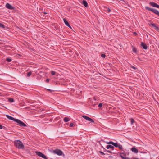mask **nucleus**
<instances>
[{"label":"nucleus","mask_w":159,"mask_h":159,"mask_svg":"<svg viewBox=\"0 0 159 159\" xmlns=\"http://www.w3.org/2000/svg\"><path fill=\"white\" fill-rule=\"evenodd\" d=\"M51 74L52 75H54L56 73V72L53 71H51Z\"/></svg>","instance_id":"nucleus-27"},{"label":"nucleus","mask_w":159,"mask_h":159,"mask_svg":"<svg viewBox=\"0 0 159 159\" xmlns=\"http://www.w3.org/2000/svg\"><path fill=\"white\" fill-rule=\"evenodd\" d=\"M70 120V119L68 117H65L64 119V121L65 122L69 121Z\"/></svg>","instance_id":"nucleus-18"},{"label":"nucleus","mask_w":159,"mask_h":159,"mask_svg":"<svg viewBox=\"0 0 159 159\" xmlns=\"http://www.w3.org/2000/svg\"><path fill=\"white\" fill-rule=\"evenodd\" d=\"M82 117L83 118H84V119H86V120L90 122H91V123H94V121L92 119L89 117H88L87 116H86L85 115H83L82 116Z\"/></svg>","instance_id":"nucleus-7"},{"label":"nucleus","mask_w":159,"mask_h":159,"mask_svg":"<svg viewBox=\"0 0 159 159\" xmlns=\"http://www.w3.org/2000/svg\"><path fill=\"white\" fill-rule=\"evenodd\" d=\"M2 126L1 125H0V129H2Z\"/></svg>","instance_id":"nucleus-35"},{"label":"nucleus","mask_w":159,"mask_h":159,"mask_svg":"<svg viewBox=\"0 0 159 159\" xmlns=\"http://www.w3.org/2000/svg\"><path fill=\"white\" fill-rule=\"evenodd\" d=\"M47 90H50V89H47Z\"/></svg>","instance_id":"nucleus-39"},{"label":"nucleus","mask_w":159,"mask_h":159,"mask_svg":"<svg viewBox=\"0 0 159 159\" xmlns=\"http://www.w3.org/2000/svg\"><path fill=\"white\" fill-rule=\"evenodd\" d=\"M44 14H47V13L45 12H44Z\"/></svg>","instance_id":"nucleus-37"},{"label":"nucleus","mask_w":159,"mask_h":159,"mask_svg":"<svg viewBox=\"0 0 159 159\" xmlns=\"http://www.w3.org/2000/svg\"><path fill=\"white\" fill-rule=\"evenodd\" d=\"M120 157L122 159H129V158L125 157L127 156V153H125L124 151L123 152H122L120 154Z\"/></svg>","instance_id":"nucleus-5"},{"label":"nucleus","mask_w":159,"mask_h":159,"mask_svg":"<svg viewBox=\"0 0 159 159\" xmlns=\"http://www.w3.org/2000/svg\"><path fill=\"white\" fill-rule=\"evenodd\" d=\"M0 27L2 28H5V26L3 24L0 23Z\"/></svg>","instance_id":"nucleus-22"},{"label":"nucleus","mask_w":159,"mask_h":159,"mask_svg":"<svg viewBox=\"0 0 159 159\" xmlns=\"http://www.w3.org/2000/svg\"><path fill=\"white\" fill-rule=\"evenodd\" d=\"M83 4L86 7H87L88 6V3L86 1L83 0Z\"/></svg>","instance_id":"nucleus-17"},{"label":"nucleus","mask_w":159,"mask_h":159,"mask_svg":"<svg viewBox=\"0 0 159 159\" xmlns=\"http://www.w3.org/2000/svg\"><path fill=\"white\" fill-rule=\"evenodd\" d=\"M74 124L73 123H70L69 125V126L72 127L73 126Z\"/></svg>","instance_id":"nucleus-30"},{"label":"nucleus","mask_w":159,"mask_h":159,"mask_svg":"<svg viewBox=\"0 0 159 159\" xmlns=\"http://www.w3.org/2000/svg\"><path fill=\"white\" fill-rule=\"evenodd\" d=\"M6 116H7V118L9 119V120H12L14 121H15L16 119L14 118L13 117L11 116L8 115H6Z\"/></svg>","instance_id":"nucleus-13"},{"label":"nucleus","mask_w":159,"mask_h":159,"mask_svg":"<svg viewBox=\"0 0 159 159\" xmlns=\"http://www.w3.org/2000/svg\"><path fill=\"white\" fill-rule=\"evenodd\" d=\"M36 154L38 156L45 159H48L47 157L42 152H36Z\"/></svg>","instance_id":"nucleus-6"},{"label":"nucleus","mask_w":159,"mask_h":159,"mask_svg":"<svg viewBox=\"0 0 159 159\" xmlns=\"http://www.w3.org/2000/svg\"><path fill=\"white\" fill-rule=\"evenodd\" d=\"M113 146H115L116 147H117L118 145V144L117 143H113Z\"/></svg>","instance_id":"nucleus-20"},{"label":"nucleus","mask_w":159,"mask_h":159,"mask_svg":"<svg viewBox=\"0 0 159 159\" xmlns=\"http://www.w3.org/2000/svg\"><path fill=\"white\" fill-rule=\"evenodd\" d=\"M6 7L7 9H9L13 10L14 9V7L8 3H6Z\"/></svg>","instance_id":"nucleus-9"},{"label":"nucleus","mask_w":159,"mask_h":159,"mask_svg":"<svg viewBox=\"0 0 159 159\" xmlns=\"http://www.w3.org/2000/svg\"><path fill=\"white\" fill-rule=\"evenodd\" d=\"M150 25L152 26L156 30H159V28L156 26V24L154 23H152L150 24Z\"/></svg>","instance_id":"nucleus-11"},{"label":"nucleus","mask_w":159,"mask_h":159,"mask_svg":"<svg viewBox=\"0 0 159 159\" xmlns=\"http://www.w3.org/2000/svg\"><path fill=\"white\" fill-rule=\"evenodd\" d=\"M6 60L8 62H10L11 61V59L10 58H7Z\"/></svg>","instance_id":"nucleus-26"},{"label":"nucleus","mask_w":159,"mask_h":159,"mask_svg":"<svg viewBox=\"0 0 159 159\" xmlns=\"http://www.w3.org/2000/svg\"><path fill=\"white\" fill-rule=\"evenodd\" d=\"M145 8L147 10L151 11L154 13L155 14L159 16V11L157 9L154 8H150L147 6H146L145 7Z\"/></svg>","instance_id":"nucleus-2"},{"label":"nucleus","mask_w":159,"mask_h":159,"mask_svg":"<svg viewBox=\"0 0 159 159\" xmlns=\"http://www.w3.org/2000/svg\"><path fill=\"white\" fill-rule=\"evenodd\" d=\"M131 68H133V69H134V70H136V69H137V68H136V67H135L134 66H131Z\"/></svg>","instance_id":"nucleus-31"},{"label":"nucleus","mask_w":159,"mask_h":159,"mask_svg":"<svg viewBox=\"0 0 159 159\" xmlns=\"http://www.w3.org/2000/svg\"><path fill=\"white\" fill-rule=\"evenodd\" d=\"M130 120H131V125H132L133 124V123L135 122L133 118H131L130 119Z\"/></svg>","instance_id":"nucleus-24"},{"label":"nucleus","mask_w":159,"mask_h":159,"mask_svg":"<svg viewBox=\"0 0 159 159\" xmlns=\"http://www.w3.org/2000/svg\"><path fill=\"white\" fill-rule=\"evenodd\" d=\"M117 147H118V148L120 149H122V146L120 144L118 145Z\"/></svg>","instance_id":"nucleus-25"},{"label":"nucleus","mask_w":159,"mask_h":159,"mask_svg":"<svg viewBox=\"0 0 159 159\" xmlns=\"http://www.w3.org/2000/svg\"><path fill=\"white\" fill-rule=\"evenodd\" d=\"M100 152V153L102 155H104L105 154V153L104 152Z\"/></svg>","instance_id":"nucleus-34"},{"label":"nucleus","mask_w":159,"mask_h":159,"mask_svg":"<svg viewBox=\"0 0 159 159\" xmlns=\"http://www.w3.org/2000/svg\"><path fill=\"white\" fill-rule=\"evenodd\" d=\"M106 151H107V152H108L109 153H111V152L109 150H106Z\"/></svg>","instance_id":"nucleus-36"},{"label":"nucleus","mask_w":159,"mask_h":159,"mask_svg":"<svg viewBox=\"0 0 159 159\" xmlns=\"http://www.w3.org/2000/svg\"><path fill=\"white\" fill-rule=\"evenodd\" d=\"M133 51L134 53H136L137 52V50L133 46Z\"/></svg>","instance_id":"nucleus-19"},{"label":"nucleus","mask_w":159,"mask_h":159,"mask_svg":"<svg viewBox=\"0 0 159 159\" xmlns=\"http://www.w3.org/2000/svg\"><path fill=\"white\" fill-rule=\"evenodd\" d=\"M131 151L135 153H137L138 152V150L135 147H133L131 149Z\"/></svg>","instance_id":"nucleus-14"},{"label":"nucleus","mask_w":159,"mask_h":159,"mask_svg":"<svg viewBox=\"0 0 159 159\" xmlns=\"http://www.w3.org/2000/svg\"><path fill=\"white\" fill-rule=\"evenodd\" d=\"M53 153L59 156L62 155L63 153L62 152L61 150L58 149H56L54 150H53Z\"/></svg>","instance_id":"nucleus-4"},{"label":"nucleus","mask_w":159,"mask_h":159,"mask_svg":"<svg viewBox=\"0 0 159 159\" xmlns=\"http://www.w3.org/2000/svg\"><path fill=\"white\" fill-rule=\"evenodd\" d=\"M103 104L102 103H99L98 105V107L99 108H101V107H102V106H103Z\"/></svg>","instance_id":"nucleus-23"},{"label":"nucleus","mask_w":159,"mask_h":159,"mask_svg":"<svg viewBox=\"0 0 159 159\" xmlns=\"http://www.w3.org/2000/svg\"><path fill=\"white\" fill-rule=\"evenodd\" d=\"M149 4L151 6L154 7H157V8H159V5L157 4V3H156L153 2H150L149 3Z\"/></svg>","instance_id":"nucleus-8"},{"label":"nucleus","mask_w":159,"mask_h":159,"mask_svg":"<svg viewBox=\"0 0 159 159\" xmlns=\"http://www.w3.org/2000/svg\"><path fill=\"white\" fill-rule=\"evenodd\" d=\"M49 79H47L46 80V82L47 83H48V82H49Z\"/></svg>","instance_id":"nucleus-33"},{"label":"nucleus","mask_w":159,"mask_h":159,"mask_svg":"<svg viewBox=\"0 0 159 159\" xmlns=\"http://www.w3.org/2000/svg\"><path fill=\"white\" fill-rule=\"evenodd\" d=\"M14 144L15 146L18 149H23L24 148V145L20 140H15L14 142Z\"/></svg>","instance_id":"nucleus-1"},{"label":"nucleus","mask_w":159,"mask_h":159,"mask_svg":"<svg viewBox=\"0 0 159 159\" xmlns=\"http://www.w3.org/2000/svg\"><path fill=\"white\" fill-rule=\"evenodd\" d=\"M134 34H135V35H136L137 34V33H136V32H134Z\"/></svg>","instance_id":"nucleus-38"},{"label":"nucleus","mask_w":159,"mask_h":159,"mask_svg":"<svg viewBox=\"0 0 159 159\" xmlns=\"http://www.w3.org/2000/svg\"><path fill=\"white\" fill-rule=\"evenodd\" d=\"M141 47L144 49H147L148 48L147 45L143 42H142L141 44Z\"/></svg>","instance_id":"nucleus-10"},{"label":"nucleus","mask_w":159,"mask_h":159,"mask_svg":"<svg viewBox=\"0 0 159 159\" xmlns=\"http://www.w3.org/2000/svg\"><path fill=\"white\" fill-rule=\"evenodd\" d=\"M113 143H114V142H113L112 141H110L109 142H106V143L107 144H112V145H113Z\"/></svg>","instance_id":"nucleus-21"},{"label":"nucleus","mask_w":159,"mask_h":159,"mask_svg":"<svg viewBox=\"0 0 159 159\" xmlns=\"http://www.w3.org/2000/svg\"><path fill=\"white\" fill-rule=\"evenodd\" d=\"M8 98V101L11 103L13 102H15L14 99L12 98Z\"/></svg>","instance_id":"nucleus-16"},{"label":"nucleus","mask_w":159,"mask_h":159,"mask_svg":"<svg viewBox=\"0 0 159 159\" xmlns=\"http://www.w3.org/2000/svg\"><path fill=\"white\" fill-rule=\"evenodd\" d=\"M15 122H16L18 125L21 127H26V125L23 122L21 121L20 120L16 119Z\"/></svg>","instance_id":"nucleus-3"},{"label":"nucleus","mask_w":159,"mask_h":159,"mask_svg":"<svg viewBox=\"0 0 159 159\" xmlns=\"http://www.w3.org/2000/svg\"><path fill=\"white\" fill-rule=\"evenodd\" d=\"M107 11L109 12H111V10H110V9L109 8H107Z\"/></svg>","instance_id":"nucleus-32"},{"label":"nucleus","mask_w":159,"mask_h":159,"mask_svg":"<svg viewBox=\"0 0 159 159\" xmlns=\"http://www.w3.org/2000/svg\"><path fill=\"white\" fill-rule=\"evenodd\" d=\"M101 56L103 58H104L105 57H106V55L105 54H101Z\"/></svg>","instance_id":"nucleus-29"},{"label":"nucleus","mask_w":159,"mask_h":159,"mask_svg":"<svg viewBox=\"0 0 159 159\" xmlns=\"http://www.w3.org/2000/svg\"><path fill=\"white\" fill-rule=\"evenodd\" d=\"M106 148L107 149L111 148L112 150H113L114 149V147L111 145H108L107 146Z\"/></svg>","instance_id":"nucleus-15"},{"label":"nucleus","mask_w":159,"mask_h":159,"mask_svg":"<svg viewBox=\"0 0 159 159\" xmlns=\"http://www.w3.org/2000/svg\"><path fill=\"white\" fill-rule=\"evenodd\" d=\"M63 21H64V23H65V25L67 26L68 27H69L70 28H71V26L70 25L69 23L65 19V18L63 19Z\"/></svg>","instance_id":"nucleus-12"},{"label":"nucleus","mask_w":159,"mask_h":159,"mask_svg":"<svg viewBox=\"0 0 159 159\" xmlns=\"http://www.w3.org/2000/svg\"><path fill=\"white\" fill-rule=\"evenodd\" d=\"M31 73H32L31 72H28L27 74V76L29 77L30 76L31 74Z\"/></svg>","instance_id":"nucleus-28"}]
</instances>
